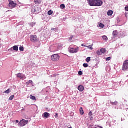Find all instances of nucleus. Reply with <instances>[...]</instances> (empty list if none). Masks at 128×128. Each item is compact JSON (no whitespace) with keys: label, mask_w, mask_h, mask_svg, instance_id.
<instances>
[{"label":"nucleus","mask_w":128,"mask_h":128,"mask_svg":"<svg viewBox=\"0 0 128 128\" xmlns=\"http://www.w3.org/2000/svg\"><path fill=\"white\" fill-rule=\"evenodd\" d=\"M60 55H58V54H55L52 56L51 60L52 62H58V60H60Z\"/></svg>","instance_id":"obj_1"},{"label":"nucleus","mask_w":128,"mask_h":128,"mask_svg":"<svg viewBox=\"0 0 128 128\" xmlns=\"http://www.w3.org/2000/svg\"><path fill=\"white\" fill-rule=\"evenodd\" d=\"M58 48V44H54V45L50 47L49 50L51 52H56V50H57L56 48Z\"/></svg>","instance_id":"obj_2"},{"label":"nucleus","mask_w":128,"mask_h":128,"mask_svg":"<svg viewBox=\"0 0 128 128\" xmlns=\"http://www.w3.org/2000/svg\"><path fill=\"white\" fill-rule=\"evenodd\" d=\"M122 70L124 72H127L128 70V60L124 62Z\"/></svg>","instance_id":"obj_3"},{"label":"nucleus","mask_w":128,"mask_h":128,"mask_svg":"<svg viewBox=\"0 0 128 128\" xmlns=\"http://www.w3.org/2000/svg\"><path fill=\"white\" fill-rule=\"evenodd\" d=\"M80 50V48H77L76 49L74 48H69V52L70 54H77V52H78V50Z\"/></svg>","instance_id":"obj_4"},{"label":"nucleus","mask_w":128,"mask_h":128,"mask_svg":"<svg viewBox=\"0 0 128 128\" xmlns=\"http://www.w3.org/2000/svg\"><path fill=\"white\" fill-rule=\"evenodd\" d=\"M16 76L18 78H20V80H26V75L21 73L16 74Z\"/></svg>","instance_id":"obj_5"},{"label":"nucleus","mask_w":128,"mask_h":128,"mask_svg":"<svg viewBox=\"0 0 128 128\" xmlns=\"http://www.w3.org/2000/svg\"><path fill=\"white\" fill-rule=\"evenodd\" d=\"M28 121L23 120L19 123V126H24L28 124Z\"/></svg>","instance_id":"obj_6"},{"label":"nucleus","mask_w":128,"mask_h":128,"mask_svg":"<svg viewBox=\"0 0 128 128\" xmlns=\"http://www.w3.org/2000/svg\"><path fill=\"white\" fill-rule=\"evenodd\" d=\"M30 40L32 42H38V37L36 35H32L30 36Z\"/></svg>","instance_id":"obj_7"},{"label":"nucleus","mask_w":128,"mask_h":128,"mask_svg":"<svg viewBox=\"0 0 128 128\" xmlns=\"http://www.w3.org/2000/svg\"><path fill=\"white\" fill-rule=\"evenodd\" d=\"M18 6V4L16 3H14V1H12V2H10L8 4V6L10 8H14L16 6Z\"/></svg>","instance_id":"obj_8"},{"label":"nucleus","mask_w":128,"mask_h":128,"mask_svg":"<svg viewBox=\"0 0 128 128\" xmlns=\"http://www.w3.org/2000/svg\"><path fill=\"white\" fill-rule=\"evenodd\" d=\"M96 0H88V2L90 6H96Z\"/></svg>","instance_id":"obj_9"},{"label":"nucleus","mask_w":128,"mask_h":128,"mask_svg":"<svg viewBox=\"0 0 128 128\" xmlns=\"http://www.w3.org/2000/svg\"><path fill=\"white\" fill-rule=\"evenodd\" d=\"M102 2L100 0H96L95 6H102Z\"/></svg>","instance_id":"obj_10"},{"label":"nucleus","mask_w":128,"mask_h":128,"mask_svg":"<svg viewBox=\"0 0 128 128\" xmlns=\"http://www.w3.org/2000/svg\"><path fill=\"white\" fill-rule=\"evenodd\" d=\"M40 8H34L32 9V14H38L40 12Z\"/></svg>","instance_id":"obj_11"},{"label":"nucleus","mask_w":128,"mask_h":128,"mask_svg":"<svg viewBox=\"0 0 128 128\" xmlns=\"http://www.w3.org/2000/svg\"><path fill=\"white\" fill-rule=\"evenodd\" d=\"M12 50L15 52H18V46H13L12 48H10L8 50L9 52H12Z\"/></svg>","instance_id":"obj_12"},{"label":"nucleus","mask_w":128,"mask_h":128,"mask_svg":"<svg viewBox=\"0 0 128 128\" xmlns=\"http://www.w3.org/2000/svg\"><path fill=\"white\" fill-rule=\"evenodd\" d=\"M50 116V113H48L46 112H44V114L42 116L43 118H48Z\"/></svg>","instance_id":"obj_13"},{"label":"nucleus","mask_w":128,"mask_h":128,"mask_svg":"<svg viewBox=\"0 0 128 128\" xmlns=\"http://www.w3.org/2000/svg\"><path fill=\"white\" fill-rule=\"evenodd\" d=\"M78 90L80 92H84V87L82 85H80L78 87Z\"/></svg>","instance_id":"obj_14"},{"label":"nucleus","mask_w":128,"mask_h":128,"mask_svg":"<svg viewBox=\"0 0 128 128\" xmlns=\"http://www.w3.org/2000/svg\"><path fill=\"white\" fill-rule=\"evenodd\" d=\"M112 34L114 36V38H118V32L116 30L114 31Z\"/></svg>","instance_id":"obj_15"},{"label":"nucleus","mask_w":128,"mask_h":128,"mask_svg":"<svg viewBox=\"0 0 128 128\" xmlns=\"http://www.w3.org/2000/svg\"><path fill=\"white\" fill-rule=\"evenodd\" d=\"M42 0H34V2L36 4H40Z\"/></svg>","instance_id":"obj_16"},{"label":"nucleus","mask_w":128,"mask_h":128,"mask_svg":"<svg viewBox=\"0 0 128 128\" xmlns=\"http://www.w3.org/2000/svg\"><path fill=\"white\" fill-rule=\"evenodd\" d=\"M101 53L102 54H106V50L104 48H102L100 50Z\"/></svg>","instance_id":"obj_17"},{"label":"nucleus","mask_w":128,"mask_h":128,"mask_svg":"<svg viewBox=\"0 0 128 128\" xmlns=\"http://www.w3.org/2000/svg\"><path fill=\"white\" fill-rule=\"evenodd\" d=\"M80 114L82 116L84 115V109L82 108H80Z\"/></svg>","instance_id":"obj_18"},{"label":"nucleus","mask_w":128,"mask_h":128,"mask_svg":"<svg viewBox=\"0 0 128 128\" xmlns=\"http://www.w3.org/2000/svg\"><path fill=\"white\" fill-rule=\"evenodd\" d=\"M107 14H108V15L109 16H112V14H114V12H112V10H109Z\"/></svg>","instance_id":"obj_19"},{"label":"nucleus","mask_w":128,"mask_h":128,"mask_svg":"<svg viewBox=\"0 0 128 128\" xmlns=\"http://www.w3.org/2000/svg\"><path fill=\"white\" fill-rule=\"evenodd\" d=\"M30 100H36V96H32V95H30Z\"/></svg>","instance_id":"obj_20"},{"label":"nucleus","mask_w":128,"mask_h":128,"mask_svg":"<svg viewBox=\"0 0 128 128\" xmlns=\"http://www.w3.org/2000/svg\"><path fill=\"white\" fill-rule=\"evenodd\" d=\"M60 8H61V10H64V8H66V6L64 5V4H62L60 6Z\"/></svg>","instance_id":"obj_21"},{"label":"nucleus","mask_w":128,"mask_h":128,"mask_svg":"<svg viewBox=\"0 0 128 128\" xmlns=\"http://www.w3.org/2000/svg\"><path fill=\"white\" fill-rule=\"evenodd\" d=\"M112 106H116L118 104V102L116 101L115 102H110Z\"/></svg>","instance_id":"obj_22"},{"label":"nucleus","mask_w":128,"mask_h":128,"mask_svg":"<svg viewBox=\"0 0 128 128\" xmlns=\"http://www.w3.org/2000/svg\"><path fill=\"white\" fill-rule=\"evenodd\" d=\"M99 26H100V28H104V24L102 23H100L99 24Z\"/></svg>","instance_id":"obj_23"},{"label":"nucleus","mask_w":128,"mask_h":128,"mask_svg":"<svg viewBox=\"0 0 128 128\" xmlns=\"http://www.w3.org/2000/svg\"><path fill=\"white\" fill-rule=\"evenodd\" d=\"M30 26H32V28H34L36 26V22H31L30 24Z\"/></svg>","instance_id":"obj_24"},{"label":"nucleus","mask_w":128,"mask_h":128,"mask_svg":"<svg viewBox=\"0 0 128 128\" xmlns=\"http://www.w3.org/2000/svg\"><path fill=\"white\" fill-rule=\"evenodd\" d=\"M96 54H98V56H102V52H100V50H98L96 52Z\"/></svg>","instance_id":"obj_25"},{"label":"nucleus","mask_w":128,"mask_h":128,"mask_svg":"<svg viewBox=\"0 0 128 128\" xmlns=\"http://www.w3.org/2000/svg\"><path fill=\"white\" fill-rule=\"evenodd\" d=\"M10 92H11L10 89H8L7 90L4 92V94H10Z\"/></svg>","instance_id":"obj_26"},{"label":"nucleus","mask_w":128,"mask_h":128,"mask_svg":"<svg viewBox=\"0 0 128 128\" xmlns=\"http://www.w3.org/2000/svg\"><path fill=\"white\" fill-rule=\"evenodd\" d=\"M52 14H54V12H52V10H50V11L48 12V14L49 16H52Z\"/></svg>","instance_id":"obj_27"},{"label":"nucleus","mask_w":128,"mask_h":128,"mask_svg":"<svg viewBox=\"0 0 128 128\" xmlns=\"http://www.w3.org/2000/svg\"><path fill=\"white\" fill-rule=\"evenodd\" d=\"M20 52H24V46H20Z\"/></svg>","instance_id":"obj_28"},{"label":"nucleus","mask_w":128,"mask_h":128,"mask_svg":"<svg viewBox=\"0 0 128 128\" xmlns=\"http://www.w3.org/2000/svg\"><path fill=\"white\" fill-rule=\"evenodd\" d=\"M102 38H103L104 40H108V37L106 36H103Z\"/></svg>","instance_id":"obj_29"},{"label":"nucleus","mask_w":128,"mask_h":128,"mask_svg":"<svg viewBox=\"0 0 128 128\" xmlns=\"http://www.w3.org/2000/svg\"><path fill=\"white\" fill-rule=\"evenodd\" d=\"M90 60H91L90 57H88L86 59V62H90Z\"/></svg>","instance_id":"obj_30"},{"label":"nucleus","mask_w":128,"mask_h":128,"mask_svg":"<svg viewBox=\"0 0 128 128\" xmlns=\"http://www.w3.org/2000/svg\"><path fill=\"white\" fill-rule=\"evenodd\" d=\"M14 98V96L12 95L10 96V97L9 98L10 100H12Z\"/></svg>","instance_id":"obj_31"},{"label":"nucleus","mask_w":128,"mask_h":128,"mask_svg":"<svg viewBox=\"0 0 128 128\" xmlns=\"http://www.w3.org/2000/svg\"><path fill=\"white\" fill-rule=\"evenodd\" d=\"M32 84V80H30L28 82H26V84Z\"/></svg>","instance_id":"obj_32"},{"label":"nucleus","mask_w":128,"mask_h":128,"mask_svg":"<svg viewBox=\"0 0 128 128\" xmlns=\"http://www.w3.org/2000/svg\"><path fill=\"white\" fill-rule=\"evenodd\" d=\"M83 66L84 68H88V64H83Z\"/></svg>","instance_id":"obj_33"},{"label":"nucleus","mask_w":128,"mask_h":128,"mask_svg":"<svg viewBox=\"0 0 128 128\" xmlns=\"http://www.w3.org/2000/svg\"><path fill=\"white\" fill-rule=\"evenodd\" d=\"M110 60H112V58L110 57H108L107 58H106V62H110Z\"/></svg>","instance_id":"obj_34"},{"label":"nucleus","mask_w":128,"mask_h":128,"mask_svg":"<svg viewBox=\"0 0 128 128\" xmlns=\"http://www.w3.org/2000/svg\"><path fill=\"white\" fill-rule=\"evenodd\" d=\"M72 38H74V36H70V38H69V41L70 42L72 40Z\"/></svg>","instance_id":"obj_35"},{"label":"nucleus","mask_w":128,"mask_h":128,"mask_svg":"<svg viewBox=\"0 0 128 128\" xmlns=\"http://www.w3.org/2000/svg\"><path fill=\"white\" fill-rule=\"evenodd\" d=\"M78 74H79V76H82V72L79 71L78 72Z\"/></svg>","instance_id":"obj_36"},{"label":"nucleus","mask_w":128,"mask_h":128,"mask_svg":"<svg viewBox=\"0 0 128 128\" xmlns=\"http://www.w3.org/2000/svg\"><path fill=\"white\" fill-rule=\"evenodd\" d=\"M88 50H94L93 48L90 47V46H88Z\"/></svg>","instance_id":"obj_37"},{"label":"nucleus","mask_w":128,"mask_h":128,"mask_svg":"<svg viewBox=\"0 0 128 128\" xmlns=\"http://www.w3.org/2000/svg\"><path fill=\"white\" fill-rule=\"evenodd\" d=\"M88 116H92V112H90L88 114Z\"/></svg>","instance_id":"obj_38"},{"label":"nucleus","mask_w":128,"mask_h":128,"mask_svg":"<svg viewBox=\"0 0 128 128\" xmlns=\"http://www.w3.org/2000/svg\"><path fill=\"white\" fill-rule=\"evenodd\" d=\"M55 118H58V113H56V114Z\"/></svg>","instance_id":"obj_39"},{"label":"nucleus","mask_w":128,"mask_h":128,"mask_svg":"<svg viewBox=\"0 0 128 128\" xmlns=\"http://www.w3.org/2000/svg\"><path fill=\"white\" fill-rule=\"evenodd\" d=\"M125 10H126V12H128V6L125 8Z\"/></svg>","instance_id":"obj_40"},{"label":"nucleus","mask_w":128,"mask_h":128,"mask_svg":"<svg viewBox=\"0 0 128 128\" xmlns=\"http://www.w3.org/2000/svg\"><path fill=\"white\" fill-rule=\"evenodd\" d=\"M18 122H20L18 121V120H16V124H18Z\"/></svg>","instance_id":"obj_41"},{"label":"nucleus","mask_w":128,"mask_h":128,"mask_svg":"<svg viewBox=\"0 0 128 128\" xmlns=\"http://www.w3.org/2000/svg\"><path fill=\"white\" fill-rule=\"evenodd\" d=\"M9 2V4H10V2H12V0H8Z\"/></svg>","instance_id":"obj_42"},{"label":"nucleus","mask_w":128,"mask_h":128,"mask_svg":"<svg viewBox=\"0 0 128 128\" xmlns=\"http://www.w3.org/2000/svg\"><path fill=\"white\" fill-rule=\"evenodd\" d=\"M93 119H94V118H92V117H91V118H90V120H92Z\"/></svg>","instance_id":"obj_43"},{"label":"nucleus","mask_w":128,"mask_h":128,"mask_svg":"<svg viewBox=\"0 0 128 128\" xmlns=\"http://www.w3.org/2000/svg\"><path fill=\"white\" fill-rule=\"evenodd\" d=\"M56 30L54 28H52V30Z\"/></svg>","instance_id":"obj_44"},{"label":"nucleus","mask_w":128,"mask_h":128,"mask_svg":"<svg viewBox=\"0 0 128 128\" xmlns=\"http://www.w3.org/2000/svg\"><path fill=\"white\" fill-rule=\"evenodd\" d=\"M84 48H88V46H84Z\"/></svg>","instance_id":"obj_45"},{"label":"nucleus","mask_w":128,"mask_h":128,"mask_svg":"<svg viewBox=\"0 0 128 128\" xmlns=\"http://www.w3.org/2000/svg\"><path fill=\"white\" fill-rule=\"evenodd\" d=\"M82 46H84V44H82Z\"/></svg>","instance_id":"obj_46"},{"label":"nucleus","mask_w":128,"mask_h":128,"mask_svg":"<svg viewBox=\"0 0 128 128\" xmlns=\"http://www.w3.org/2000/svg\"><path fill=\"white\" fill-rule=\"evenodd\" d=\"M122 122L124 120H122V118L121 120Z\"/></svg>","instance_id":"obj_47"}]
</instances>
